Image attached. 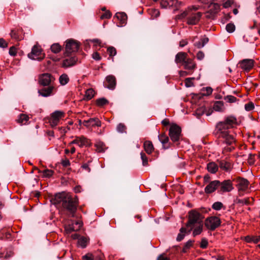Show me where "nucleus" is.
Here are the masks:
<instances>
[{
  "mask_svg": "<svg viewBox=\"0 0 260 260\" xmlns=\"http://www.w3.org/2000/svg\"><path fill=\"white\" fill-rule=\"evenodd\" d=\"M237 124V120L236 117L229 116L226 117L224 121L218 122L216 126V135L219 138L223 139V143L229 146L225 148V150L231 151L234 149L233 145L235 143L234 137L230 135L228 129L234 127Z\"/></svg>",
  "mask_w": 260,
  "mask_h": 260,
  "instance_id": "nucleus-1",
  "label": "nucleus"
},
{
  "mask_svg": "<svg viewBox=\"0 0 260 260\" xmlns=\"http://www.w3.org/2000/svg\"><path fill=\"white\" fill-rule=\"evenodd\" d=\"M55 203H60L64 209L72 217L75 216L78 205V200L76 198L72 197L70 194L66 193H59L55 196Z\"/></svg>",
  "mask_w": 260,
  "mask_h": 260,
  "instance_id": "nucleus-2",
  "label": "nucleus"
},
{
  "mask_svg": "<svg viewBox=\"0 0 260 260\" xmlns=\"http://www.w3.org/2000/svg\"><path fill=\"white\" fill-rule=\"evenodd\" d=\"M203 217L199 212L195 210H191L189 212L188 221L186 224L187 227L190 228L188 233H190L196 225L203 223Z\"/></svg>",
  "mask_w": 260,
  "mask_h": 260,
  "instance_id": "nucleus-3",
  "label": "nucleus"
},
{
  "mask_svg": "<svg viewBox=\"0 0 260 260\" xmlns=\"http://www.w3.org/2000/svg\"><path fill=\"white\" fill-rule=\"evenodd\" d=\"M27 56L31 59L40 61L44 58L45 54L43 53L41 46L36 45L32 47L31 52Z\"/></svg>",
  "mask_w": 260,
  "mask_h": 260,
  "instance_id": "nucleus-4",
  "label": "nucleus"
},
{
  "mask_svg": "<svg viewBox=\"0 0 260 260\" xmlns=\"http://www.w3.org/2000/svg\"><path fill=\"white\" fill-rule=\"evenodd\" d=\"M64 54L68 56L69 54L78 50L80 44L79 42L73 39L67 40L66 42Z\"/></svg>",
  "mask_w": 260,
  "mask_h": 260,
  "instance_id": "nucleus-5",
  "label": "nucleus"
},
{
  "mask_svg": "<svg viewBox=\"0 0 260 260\" xmlns=\"http://www.w3.org/2000/svg\"><path fill=\"white\" fill-rule=\"evenodd\" d=\"M65 113L62 111L57 110L51 114L49 123L52 127L56 126L59 121L64 117Z\"/></svg>",
  "mask_w": 260,
  "mask_h": 260,
  "instance_id": "nucleus-6",
  "label": "nucleus"
},
{
  "mask_svg": "<svg viewBox=\"0 0 260 260\" xmlns=\"http://www.w3.org/2000/svg\"><path fill=\"white\" fill-rule=\"evenodd\" d=\"M181 132L180 127L176 124H173L171 126L169 129V136L173 142H178L179 140Z\"/></svg>",
  "mask_w": 260,
  "mask_h": 260,
  "instance_id": "nucleus-7",
  "label": "nucleus"
},
{
  "mask_svg": "<svg viewBox=\"0 0 260 260\" xmlns=\"http://www.w3.org/2000/svg\"><path fill=\"white\" fill-rule=\"evenodd\" d=\"M220 224V219L216 216H211L207 218L205 222L206 227L210 230H214Z\"/></svg>",
  "mask_w": 260,
  "mask_h": 260,
  "instance_id": "nucleus-8",
  "label": "nucleus"
},
{
  "mask_svg": "<svg viewBox=\"0 0 260 260\" xmlns=\"http://www.w3.org/2000/svg\"><path fill=\"white\" fill-rule=\"evenodd\" d=\"M54 80V78L50 74L44 73L40 76L39 82L42 85L47 86Z\"/></svg>",
  "mask_w": 260,
  "mask_h": 260,
  "instance_id": "nucleus-9",
  "label": "nucleus"
},
{
  "mask_svg": "<svg viewBox=\"0 0 260 260\" xmlns=\"http://www.w3.org/2000/svg\"><path fill=\"white\" fill-rule=\"evenodd\" d=\"M219 191L221 192H230L233 189V184L230 180H225L220 182Z\"/></svg>",
  "mask_w": 260,
  "mask_h": 260,
  "instance_id": "nucleus-10",
  "label": "nucleus"
},
{
  "mask_svg": "<svg viewBox=\"0 0 260 260\" xmlns=\"http://www.w3.org/2000/svg\"><path fill=\"white\" fill-rule=\"evenodd\" d=\"M82 124L87 128H91L95 126H101V122L98 118H90L87 120H84Z\"/></svg>",
  "mask_w": 260,
  "mask_h": 260,
  "instance_id": "nucleus-11",
  "label": "nucleus"
},
{
  "mask_svg": "<svg viewBox=\"0 0 260 260\" xmlns=\"http://www.w3.org/2000/svg\"><path fill=\"white\" fill-rule=\"evenodd\" d=\"M116 18L118 22L117 23L118 27H122L124 26L127 22V15L124 12H118L115 14V18Z\"/></svg>",
  "mask_w": 260,
  "mask_h": 260,
  "instance_id": "nucleus-12",
  "label": "nucleus"
},
{
  "mask_svg": "<svg viewBox=\"0 0 260 260\" xmlns=\"http://www.w3.org/2000/svg\"><path fill=\"white\" fill-rule=\"evenodd\" d=\"M70 144H77L79 147H82L84 146H88L89 143L87 138L84 136H80L76 137L75 139L70 143Z\"/></svg>",
  "mask_w": 260,
  "mask_h": 260,
  "instance_id": "nucleus-13",
  "label": "nucleus"
},
{
  "mask_svg": "<svg viewBox=\"0 0 260 260\" xmlns=\"http://www.w3.org/2000/svg\"><path fill=\"white\" fill-rule=\"evenodd\" d=\"M220 182L218 180H214L210 182L205 188V192L206 193H211L213 192L219 186Z\"/></svg>",
  "mask_w": 260,
  "mask_h": 260,
  "instance_id": "nucleus-14",
  "label": "nucleus"
},
{
  "mask_svg": "<svg viewBox=\"0 0 260 260\" xmlns=\"http://www.w3.org/2000/svg\"><path fill=\"white\" fill-rule=\"evenodd\" d=\"M82 226V222L80 220L73 222L71 224L66 226V230L68 233L73 231H77L80 229Z\"/></svg>",
  "mask_w": 260,
  "mask_h": 260,
  "instance_id": "nucleus-15",
  "label": "nucleus"
},
{
  "mask_svg": "<svg viewBox=\"0 0 260 260\" xmlns=\"http://www.w3.org/2000/svg\"><path fill=\"white\" fill-rule=\"evenodd\" d=\"M201 17V13L200 12L190 13L187 18V23L189 24L194 25L199 21Z\"/></svg>",
  "mask_w": 260,
  "mask_h": 260,
  "instance_id": "nucleus-16",
  "label": "nucleus"
},
{
  "mask_svg": "<svg viewBox=\"0 0 260 260\" xmlns=\"http://www.w3.org/2000/svg\"><path fill=\"white\" fill-rule=\"evenodd\" d=\"M77 61V58L75 56H71L63 59L62 67L65 68L71 67L75 65Z\"/></svg>",
  "mask_w": 260,
  "mask_h": 260,
  "instance_id": "nucleus-17",
  "label": "nucleus"
},
{
  "mask_svg": "<svg viewBox=\"0 0 260 260\" xmlns=\"http://www.w3.org/2000/svg\"><path fill=\"white\" fill-rule=\"evenodd\" d=\"M254 61L251 59H245L242 60L240 64L241 67L244 70L249 71L253 66Z\"/></svg>",
  "mask_w": 260,
  "mask_h": 260,
  "instance_id": "nucleus-18",
  "label": "nucleus"
},
{
  "mask_svg": "<svg viewBox=\"0 0 260 260\" xmlns=\"http://www.w3.org/2000/svg\"><path fill=\"white\" fill-rule=\"evenodd\" d=\"M219 166L221 169L226 172H230L233 168V166L231 162L224 160L219 161Z\"/></svg>",
  "mask_w": 260,
  "mask_h": 260,
  "instance_id": "nucleus-19",
  "label": "nucleus"
},
{
  "mask_svg": "<svg viewBox=\"0 0 260 260\" xmlns=\"http://www.w3.org/2000/svg\"><path fill=\"white\" fill-rule=\"evenodd\" d=\"M54 89V87L50 86L46 88H44L41 90H39L38 92L40 95L44 97H47L50 96Z\"/></svg>",
  "mask_w": 260,
  "mask_h": 260,
  "instance_id": "nucleus-20",
  "label": "nucleus"
},
{
  "mask_svg": "<svg viewBox=\"0 0 260 260\" xmlns=\"http://www.w3.org/2000/svg\"><path fill=\"white\" fill-rule=\"evenodd\" d=\"M104 86L110 89H113L114 88V77L112 75L108 76L104 82Z\"/></svg>",
  "mask_w": 260,
  "mask_h": 260,
  "instance_id": "nucleus-21",
  "label": "nucleus"
},
{
  "mask_svg": "<svg viewBox=\"0 0 260 260\" xmlns=\"http://www.w3.org/2000/svg\"><path fill=\"white\" fill-rule=\"evenodd\" d=\"M187 57V53L183 52L178 53L175 56V62L177 63H183Z\"/></svg>",
  "mask_w": 260,
  "mask_h": 260,
  "instance_id": "nucleus-22",
  "label": "nucleus"
},
{
  "mask_svg": "<svg viewBox=\"0 0 260 260\" xmlns=\"http://www.w3.org/2000/svg\"><path fill=\"white\" fill-rule=\"evenodd\" d=\"M249 185L248 181L245 178H240L239 180V190H245L248 188Z\"/></svg>",
  "mask_w": 260,
  "mask_h": 260,
  "instance_id": "nucleus-23",
  "label": "nucleus"
},
{
  "mask_svg": "<svg viewBox=\"0 0 260 260\" xmlns=\"http://www.w3.org/2000/svg\"><path fill=\"white\" fill-rule=\"evenodd\" d=\"M158 138L159 141L162 144L163 147L165 149H167L169 147V145H168L169 141V139L168 136L164 134H161L160 135H159L158 136Z\"/></svg>",
  "mask_w": 260,
  "mask_h": 260,
  "instance_id": "nucleus-24",
  "label": "nucleus"
},
{
  "mask_svg": "<svg viewBox=\"0 0 260 260\" xmlns=\"http://www.w3.org/2000/svg\"><path fill=\"white\" fill-rule=\"evenodd\" d=\"M29 119V117L28 115L25 114H21L18 116L17 122L21 125H25L27 123Z\"/></svg>",
  "mask_w": 260,
  "mask_h": 260,
  "instance_id": "nucleus-25",
  "label": "nucleus"
},
{
  "mask_svg": "<svg viewBox=\"0 0 260 260\" xmlns=\"http://www.w3.org/2000/svg\"><path fill=\"white\" fill-rule=\"evenodd\" d=\"M144 148L146 152L150 154L154 150L153 145L151 141H146L144 143Z\"/></svg>",
  "mask_w": 260,
  "mask_h": 260,
  "instance_id": "nucleus-26",
  "label": "nucleus"
},
{
  "mask_svg": "<svg viewBox=\"0 0 260 260\" xmlns=\"http://www.w3.org/2000/svg\"><path fill=\"white\" fill-rule=\"evenodd\" d=\"M196 114L198 116H200L203 114H206V116H209L211 114V112L209 111H207L205 107L202 106L197 110Z\"/></svg>",
  "mask_w": 260,
  "mask_h": 260,
  "instance_id": "nucleus-27",
  "label": "nucleus"
},
{
  "mask_svg": "<svg viewBox=\"0 0 260 260\" xmlns=\"http://www.w3.org/2000/svg\"><path fill=\"white\" fill-rule=\"evenodd\" d=\"M185 69L191 70L194 68L195 63L193 62L192 59H187L183 63Z\"/></svg>",
  "mask_w": 260,
  "mask_h": 260,
  "instance_id": "nucleus-28",
  "label": "nucleus"
},
{
  "mask_svg": "<svg viewBox=\"0 0 260 260\" xmlns=\"http://www.w3.org/2000/svg\"><path fill=\"white\" fill-rule=\"evenodd\" d=\"M208 171L211 173H215L218 169V166L214 162H209L207 166Z\"/></svg>",
  "mask_w": 260,
  "mask_h": 260,
  "instance_id": "nucleus-29",
  "label": "nucleus"
},
{
  "mask_svg": "<svg viewBox=\"0 0 260 260\" xmlns=\"http://www.w3.org/2000/svg\"><path fill=\"white\" fill-rule=\"evenodd\" d=\"M37 170H38V172L41 174L43 177L45 178H49L52 176L53 174L54 171L52 170L45 169L43 171H41L37 168H36Z\"/></svg>",
  "mask_w": 260,
  "mask_h": 260,
  "instance_id": "nucleus-30",
  "label": "nucleus"
},
{
  "mask_svg": "<svg viewBox=\"0 0 260 260\" xmlns=\"http://www.w3.org/2000/svg\"><path fill=\"white\" fill-rule=\"evenodd\" d=\"M203 223L196 225L193 228L192 235L194 237L200 235L203 231Z\"/></svg>",
  "mask_w": 260,
  "mask_h": 260,
  "instance_id": "nucleus-31",
  "label": "nucleus"
},
{
  "mask_svg": "<svg viewBox=\"0 0 260 260\" xmlns=\"http://www.w3.org/2000/svg\"><path fill=\"white\" fill-rule=\"evenodd\" d=\"M213 109L217 112H222L223 111V103L221 101L216 102L213 106Z\"/></svg>",
  "mask_w": 260,
  "mask_h": 260,
  "instance_id": "nucleus-32",
  "label": "nucleus"
},
{
  "mask_svg": "<svg viewBox=\"0 0 260 260\" xmlns=\"http://www.w3.org/2000/svg\"><path fill=\"white\" fill-rule=\"evenodd\" d=\"M102 11L103 12L100 15L101 19H108L112 16V13L108 10H106L105 8H102Z\"/></svg>",
  "mask_w": 260,
  "mask_h": 260,
  "instance_id": "nucleus-33",
  "label": "nucleus"
},
{
  "mask_svg": "<svg viewBox=\"0 0 260 260\" xmlns=\"http://www.w3.org/2000/svg\"><path fill=\"white\" fill-rule=\"evenodd\" d=\"M59 81L61 85H66L69 81V78L66 74H62L59 78Z\"/></svg>",
  "mask_w": 260,
  "mask_h": 260,
  "instance_id": "nucleus-34",
  "label": "nucleus"
},
{
  "mask_svg": "<svg viewBox=\"0 0 260 260\" xmlns=\"http://www.w3.org/2000/svg\"><path fill=\"white\" fill-rule=\"evenodd\" d=\"M95 92L93 89L89 88L86 90L85 97L86 100H91L94 95Z\"/></svg>",
  "mask_w": 260,
  "mask_h": 260,
  "instance_id": "nucleus-35",
  "label": "nucleus"
},
{
  "mask_svg": "<svg viewBox=\"0 0 260 260\" xmlns=\"http://www.w3.org/2000/svg\"><path fill=\"white\" fill-rule=\"evenodd\" d=\"M96 150L99 152H104L106 149L105 144L102 142H97L95 144Z\"/></svg>",
  "mask_w": 260,
  "mask_h": 260,
  "instance_id": "nucleus-36",
  "label": "nucleus"
},
{
  "mask_svg": "<svg viewBox=\"0 0 260 260\" xmlns=\"http://www.w3.org/2000/svg\"><path fill=\"white\" fill-rule=\"evenodd\" d=\"M51 50L54 53H59L61 50V46L58 43H54L51 46Z\"/></svg>",
  "mask_w": 260,
  "mask_h": 260,
  "instance_id": "nucleus-37",
  "label": "nucleus"
},
{
  "mask_svg": "<svg viewBox=\"0 0 260 260\" xmlns=\"http://www.w3.org/2000/svg\"><path fill=\"white\" fill-rule=\"evenodd\" d=\"M11 38L17 41H19L22 39V38L19 36L18 32L15 30H12L10 34Z\"/></svg>",
  "mask_w": 260,
  "mask_h": 260,
  "instance_id": "nucleus-38",
  "label": "nucleus"
},
{
  "mask_svg": "<svg viewBox=\"0 0 260 260\" xmlns=\"http://www.w3.org/2000/svg\"><path fill=\"white\" fill-rule=\"evenodd\" d=\"M186 232V229L184 228H182L180 230V233L178 234L177 237V241H181L184 237L185 233Z\"/></svg>",
  "mask_w": 260,
  "mask_h": 260,
  "instance_id": "nucleus-39",
  "label": "nucleus"
},
{
  "mask_svg": "<svg viewBox=\"0 0 260 260\" xmlns=\"http://www.w3.org/2000/svg\"><path fill=\"white\" fill-rule=\"evenodd\" d=\"M87 243V239L84 237H82L78 239V244L82 248H85Z\"/></svg>",
  "mask_w": 260,
  "mask_h": 260,
  "instance_id": "nucleus-40",
  "label": "nucleus"
},
{
  "mask_svg": "<svg viewBox=\"0 0 260 260\" xmlns=\"http://www.w3.org/2000/svg\"><path fill=\"white\" fill-rule=\"evenodd\" d=\"M117 131L119 133H126V127L123 123H119L116 127Z\"/></svg>",
  "mask_w": 260,
  "mask_h": 260,
  "instance_id": "nucleus-41",
  "label": "nucleus"
},
{
  "mask_svg": "<svg viewBox=\"0 0 260 260\" xmlns=\"http://www.w3.org/2000/svg\"><path fill=\"white\" fill-rule=\"evenodd\" d=\"M108 103V101L105 98H100L96 100V104L99 107H102Z\"/></svg>",
  "mask_w": 260,
  "mask_h": 260,
  "instance_id": "nucleus-42",
  "label": "nucleus"
},
{
  "mask_svg": "<svg viewBox=\"0 0 260 260\" xmlns=\"http://www.w3.org/2000/svg\"><path fill=\"white\" fill-rule=\"evenodd\" d=\"M223 207V204L220 202H215L212 205V208L215 210H220Z\"/></svg>",
  "mask_w": 260,
  "mask_h": 260,
  "instance_id": "nucleus-43",
  "label": "nucleus"
},
{
  "mask_svg": "<svg viewBox=\"0 0 260 260\" xmlns=\"http://www.w3.org/2000/svg\"><path fill=\"white\" fill-rule=\"evenodd\" d=\"M226 29L228 32L232 33L235 30V26L233 23H229L226 26Z\"/></svg>",
  "mask_w": 260,
  "mask_h": 260,
  "instance_id": "nucleus-44",
  "label": "nucleus"
},
{
  "mask_svg": "<svg viewBox=\"0 0 260 260\" xmlns=\"http://www.w3.org/2000/svg\"><path fill=\"white\" fill-rule=\"evenodd\" d=\"M141 155V158L142 160V164L144 166H145L147 165L148 164V159L147 157H146L145 154L143 152H141L140 153Z\"/></svg>",
  "mask_w": 260,
  "mask_h": 260,
  "instance_id": "nucleus-45",
  "label": "nucleus"
},
{
  "mask_svg": "<svg viewBox=\"0 0 260 260\" xmlns=\"http://www.w3.org/2000/svg\"><path fill=\"white\" fill-rule=\"evenodd\" d=\"M9 53L11 56H14L17 54V49L15 47H11L9 49Z\"/></svg>",
  "mask_w": 260,
  "mask_h": 260,
  "instance_id": "nucleus-46",
  "label": "nucleus"
},
{
  "mask_svg": "<svg viewBox=\"0 0 260 260\" xmlns=\"http://www.w3.org/2000/svg\"><path fill=\"white\" fill-rule=\"evenodd\" d=\"M4 233H5V230L4 229L0 231V238H1V239H4L5 238L7 239L10 238V236H11L10 233L9 232H6L5 237H4L3 236H2V235H3L4 234Z\"/></svg>",
  "mask_w": 260,
  "mask_h": 260,
  "instance_id": "nucleus-47",
  "label": "nucleus"
},
{
  "mask_svg": "<svg viewBox=\"0 0 260 260\" xmlns=\"http://www.w3.org/2000/svg\"><path fill=\"white\" fill-rule=\"evenodd\" d=\"M225 100L230 103H234L236 101V98L233 95H228L225 97Z\"/></svg>",
  "mask_w": 260,
  "mask_h": 260,
  "instance_id": "nucleus-48",
  "label": "nucleus"
},
{
  "mask_svg": "<svg viewBox=\"0 0 260 260\" xmlns=\"http://www.w3.org/2000/svg\"><path fill=\"white\" fill-rule=\"evenodd\" d=\"M253 108H254V105L252 103H249L248 104L245 105V109L247 111H251Z\"/></svg>",
  "mask_w": 260,
  "mask_h": 260,
  "instance_id": "nucleus-49",
  "label": "nucleus"
},
{
  "mask_svg": "<svg viewBox=\"0 0 260 260\" xmlns=\"http://www.w3.org/2000/svg\"><path fill=\"white\" fill-rule=\"evenodd\" d=\"M208 245V241L205 238H203L202 239L200 247L202 248H206L207 247Z\"/></svg>",
  "mask_w": 260,
  "mask_h": 260,
  "instance_id": "nucleus-50",
  "label": "nucleus"
},
{
  "mask_svg": "<svg viewBox=\"0 0 260 260\" xmlns=\"http://www.w3.org/2000/svg\"><path fill=\"white\" fill-rule=\"evenodd\" d=\"M7 47L8 43L3 38H0V47L2 48H6Z\"/></svg>",
  "mask_w": 260,
  "mask_h": 260,
  "instance_id": "nucleus-51",
  "label": "nucleus"
},
{
  "mask_svg": "<svg viewBox=\"0 0 260 260\" xmlns=\"http://www.w3.org/2000/svg\"><path fill=\"white\" fill-rule=\"evenodd\" d=\"M114 51V49L113 47H109L107 50V52L109 55V57L112 59V60H113V52Z\"/></svg>",
  "mask_w": 260,
  "mask_h": 260,
  "instance_id": "nucleus-52",
  "label": "nucleus"
},
{
  "mask_svg": "<svg viewBox=\"0 0 260 260\" xmlns=\"http://www.w3.org/2000/svg\"><path fill=\"white\" fill-rule=\"evenodd\" d=\"M89 42L92 43L95 46H101V42L98 39L89 40Z\"/></svg>",
  "mask_w": 260,
  "mask_h": 260,
  "instance_id": "nucleus-53",
  "label": "nucleus"
},
{
  "mask_svg": "<svg viewBox=\"0 0 260 260\" xmlns=\"http://www.w3.org/2000/svg\"><path fill=\"white\" fill-rule=\"evenodd\" d=\"M204 53L201 51H199L197 54V58L198 60H202L204 58Z\"/></svg>",
  "mask_w": 260,
  "mask_h": 260,
  "instance_id": "nucleus-54",
  "label": "nucleus"
},
{
  "mask_svg": "<svg viewBox=\"0 0 260 260\" xmlns=\"http://www.w3.org/2000/svg\"><path fill=\"white\" fill-rule=\"evenodd\" d=\"M59 130L63 135H65L70 130V128L68 126L66 127H60Z\"/></svg>",
  "mask_w": 260,
  "mask_h": 260,
  "instance_id": "nucleus-55",
  "label": "nucleus"
},
{
  "mask_svg": "<svg viewBox=\"0 0 260 260\" xmlns=\"http://www.w3.org/2000/svg\"><path fill=\"white\" fill-rule=\"evenodd\" d=\"M61 165L65 167L70 165V162L68 159H65L61 161Z\"/></svg>",
  "mask_w": 260,
  "mask_h": 260,
  "instance_id": "nucleus-56",
  "label": "nucleus"
},
{
  "mask_svg": "<svg viewBox=\"0 0 260 260\" xmlns=\"http://www.w3.org/2000/svg\"><path fill=\"white\" fill-rule=\"evenodd\" d=\"M92 58L96 60H99L101 59V57H100L99 53L96 52H94L92 54Z\"/></svg>",
  "mask_w": 260,
  "mask_h": 260,
  "instance_id": "nucleus-57",
  "label": "nucleus"
},
{
  "mask_svg": "<svg viewBox=\"0 0 260 260\" xmlns=\"http://www.w3.org/2000/svg\"><path fill=\"white\" fill-rule=\"evenodd\" d=\"M81 167L83 168V169L85 170L87 172H89L90 171V169L89 167V165L87 163L83 164Z\"/></svg>",
  "mask_w": 260,
  "mask_h": 260,
  "instance_id": "nucleus-58",
  "label": "nucleus"
},
{
  "mask_svg": "<svg viewBox=\"0 0 260 260\" xmlns=\"http://www.w3.org/2000/svg\"><path fill=\"white\" fill-rule=\"evenodd\" d=\"M152 16L154 17H157L159 16V12L157 10H153L152 11Z\"/></svg>",
  "mask_w": 260,
  "mask_h": 260,
  "instance_id": "nucleus-59",
  "label": "nucleus"
},
{
  "mask_svg": "<svg viewBox=\"0 0 260 260\" xmlns=\"http://www.w3.org/2000/svg\"><path fill=\"white\" fill-rule=\"evenodd\" d=\"M252 242L257 243L260 241V236H252Z\"/></svg>",
  "mask_w": 260,
  "mask_h": 260,
  "instance_id": "nucleus-60",
  "label": "nucleus"
},
{
  "mask_svg": "<svg viewBox=\"0 0 260 260\" xmlns=\"http://www.w3.org/2000/svg\"><path fill=\"white\" fill-rule=\"evenodd\" d=\"M185 85L186 87H191L192 85V83L191 82L189 78H187L185 80Z\"/></svg>",
  "mask_w": 260,
  "mask_h": 260,
  "instance_id": "nucleus-61",
  "label": "nucleus"
},
{
  "mask_svg": "<svg viewBox=\"0 0 260 260\" xmlns=\"http://www.w3.org/2000/svg\"><path fill=\"white\" fill-rule=\"evenodd\" d=\"M192 241L191 240L188 241L185 244V248L189 249L192 245Z\"/></svg>",
  "mask_w": 260,
  "mask_h": 260,
  "instance_id": "nucleus-62",
  "label": "nucleus"
},
{
  "mask_svg": "<svg viewBox=\"0 0 260 260\" xmlns=\"http://www.w3.org/2000/svg\"><path fill=\"white\" fill-rule=\"evenodd\" d=\"M194 45L198 48H201L204 47V44H202L201 40H200L198 42L194 44Z\"/></svg>",
  "mask_w": 260,
  "mask_h": 260,
  "instance_id": "nucleus-63",
  "label": "nucleus"
},
{
  "mask_svg": "<svg viewBox=\"0 0 260 260\" xmlns=\"http://www.w3.org/2000/svg\"><path fill=\"white\" fill-rule=\"evenodd\" d=\"M157 260H169L168 258L167 257L164 256L162 254H160L159 255V256L157 257Z\"/></svg>",
  "mask_w": 260,
  "mask_h": 260,
  "instance_id": "nucleus-64",
  "label": "nucleus"
}]
</instances>
